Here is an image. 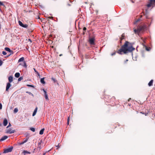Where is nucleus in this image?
<instances>
[{
	"instance_id": "f257e3e1",
	"label": "nucleus",
	"mask_w": 155,
	"mask_h": 155,
	"mask_svg": "<svg viewBox=\"0 0 155 155\" xmlns=\"http://www.w3.org/2000/svg\"><path fill=\"white\" fill-rule=\"evenodd\" d=\"M129 42L126 41L124 45L122 46L121 48L117 51V53L120 54H123L122 52L124 54H126L128 52H132V51L135 49L132 46H128V44Z\"/></svg>"
},
{
	"instance_id": "f03ea898",
	"label": "nucleus",
	"mask_w": 155,
	"mask_h": 155,
	"mask_svg": "<svg viewBox=\"0 0 155 155\" xmlns=\"http://www.w3.org/2000/svg\"><path fill=\"white\" fill-rule=\"evenodd\" d=\"M13 147L11 146L9 148H7L4 150L3 153H6L11 152L13 149Z\"/></svg>"
},
{
	"instance_id": "7ed1b4c3",
	"label": "nucleus",
	"mask_w": 155,
	"mask_h": 155,
	"mask_svg": "<svg viewBox=\"0 0 155 155\" xmlns=\"http://www.w3.org/2000/svg\"><path fill=\"white\" fill-rule=\"evenodd\" d=\"M146 27L145 25L143 26H140L138 27L137 29L138 30V31L139 32L141 31H144V30L146 28Z\"/></svg>"
},
{
	"instance_id": "20e7f679",
	"label": "nucleus",
	"mask_w": 155,
	"mask_h": 155,
	"mask_svg": "<svg viewBox=\"0 0 155 155\" xmlns=\"http://www.w3.org/2000/svg\"><path fill=\"white\" fill-rule=\"evenodd\" d=\"M150 2L147 5V6L148 8H150L152 5L154 4L155 3V0H149Z\"/></svg>"
},
{
	"instance_id": "39448f33",
	"label": "nucleus",
	"mask_w": 155,
	"mask_h": 155,
	"mask_svg": "<svg viewBox=\"0 0 155 155\" xmlns=\"http://www.w3.org/2000/svg\"><path fill=\"white\" fill-rule=\"evenodd\" d=\"M95 39L94 37L92 38H89V42L91 45H94L95 44L94 41Z\"/></svg>"
},
{
	"instance_id": "423d86ee",
	"label": "nucleus",
	"mask_w": 155,
	"mask_h": 155,
	"mask_svg": "<svg viewBox=\"0 0 155 155\" xmlns=\"http://www.w3.org/2000/svg\"><path fill=\"white\" fill-rule=\"evenodd\" d=\"M11 84L10 83H8L7 84L6 91H8L9 88L11 86Z\"/></svg>"
},
{
	"instance_id": "0eeeda50",
	"label": "nucleus",
	"mask_w": 155,
	"mask_h": 155,
	"mask_svg": "<svg viewBox=\"0 0 155 155\" xmlns=\"http://www.w3.org/2000/svg\"><path fill=\"white\" fill-rule=\"evenodd\" d=\"M8 120L6 118L4 119L3 122V124L4 126H6L8 124Z\"/></svg>"
},
{
	"instance_id": "6e6552de",
	"label": "nucleus",
	"mask_w": 155,
	"mask_h": 155,
	"mask_svg": "<svg viewBox=\"0 0 155 155\" xmlns=\"http://www.w3.org/2000/svg\"><path fill=\"white\" fill-rule=\"evenodd\" d=\"M8 138V137L7 136H5L2 137L0 139V141H3L6 140Z\"/></svg>"
},
{
	"instance_id": "1a4fd4ad",
	"label": "nucleus",
	"mask_w": 155,
	"mask_h": 155,
	"mask_svg": "<svg viewBox=\"0 0 155 155\" xmlns=\"http://www.w3.org/2000/svg\"><path fill=\"white\" fill-rule=\"evenodd\" d=\"M9 83H11L13 81V77L12 76H9L8 78Z\"/></svg>"
},
{
	"instance_id": "9d476101",
	"label": "nucleus",
	"mask_w": 155,
	"mask_h": 155,
	"mask_svg": "<svg viewBox=\"0 0 155 155\" xmlns=\"http://www.w3.org/2000/svg\"><path fill=\"white\" fill-rule=\"evenodd\" d=\"M23 64H22L21 63H20L19 64V65H21L23 66L25 68H26L27 67V65L26 64V61H23Z\"/></svg>"
},
{
	"instance_id": "9b49d317",
	"label": "nucleus",
	"mask_w": 155,
	"mask_h": 155,
	"mask_svg": "<svg viewBox=\"0 0 155 155\" xmlns=\"http://www.w3.org/2000/svg\"><path fill=\"white\" fill-rule=\"evenodd\" d=\"M124 37H125V36L124 35V34H123L122 35H121V37H120V43H122L121 41L124 38Z\"/></svg>"
},
{
	"instance_id": "f8f14e48",
	"label": "nucleus",
	"mask_w": 155,
	"mask_h": 155,
	"mask_svg": "<svg viewBox=\"0 0 155 155\" xmlns=\"http://www.w3.org/2000/svg\"><path fill=\"white\" fill-rule=\"evenodd\" d=\"M37 110H38L37 107H36L33 113V114H32L33 116H34L37 113Z\"/></svg>"
},
{
	"instance_id": "ddd939ff",
	"label": "nucleus",
	"mask_w": 155,
	"mask_h": 155,
	"mask_svg": "<svg viewBox=\"0 0 155 155\" xmlns=\"http://www.w3.org/2000/svg\"><path fill=\"white\" fill-rule=\"evenodd\" d=\"M22 153L25 155L27 154H30L31 152L28 151L27 150H24L23 151Z\"/></svg>"
},
{
	"instance_id": "4468645a",
	"label": "nucleus",
	"mask_w": 155,
	"mask_h": 155,
	"mask_svg": "<svg viewBox=\"0 0 155 155\" xmlns=\"http://www.w3.org/2000/svg\"><path fill=\"white\" fill-rule=\"evenodd\" d=\"M45 78H41L40 81L42 84H45V82L44 81Z\"/></svg>"
},
{
	"instance_id": "2eb2a0df",
	"label": "nucleus",
	"mask_w": 155,
	"mask_h": 155,
	"mask_svg": "<svg viewBox=\"0 0 155 155\" xmlns=\"http://www.w3.org/2000/svg\"><path fill=\"white\" fill-rule=\"evenodd\" d=\"M20 75V74L19 72H17L16 73H15V76L17 78H18L19 77Z\"/></svg>"
},
{
	"instance_id": "dca6fc26",
	"label": "nucleus",
	"mask_w": 155,
	"mask_h": 155,
	"mask_svg": "<svg viewBox=\"0 0 155 155\" xmlns=\"http://www.w3.org/2000/svg\"><path fill=\"white\" fill-rule=\"evenodd\" d=\"M153 80H151L148 83V85L149 86H151L153 85Z\"/></svg>"
},
{
	"instance_id": "f3484780",
	"label": "nucleus",
	"mask_w": 155,
	"mask_h": 155,
	"mask_svg": "<svg viewBox=\"0 0 155 155\" xmlns=\"http://www.w3.org/2000/svg\"><path fill=\"white\" fill-rule=\"evenodd\" d=\"M44 96L45 99L47 100H49V98L48 97V94L47 93L46 94H44Z\"/></svg>"
},
{
	"instance_id": "a211bd4d",
	"label": "nucleus",
	"mask_w": 155,
	"mask_h": 155,
	"mask_svg": "<svg viewBox=\"0 0 155 155\" xmlns=\"http://www.w3.org/2000/svg\"><path fill=\"white\" fill-rule=\"evenodd\" d=\"M5 49L7 51H8L9 52H12V50L8 47H5Z\"/></svg>"
},
{
	"instance_id": "6ab92c4d",
	"label": "nucleus",
	"mask_w": 155,
	"mask_h": 155,
	"mask_svg": "<svg viewBox=\"0 0 155 155\" xmlns=\"http://www.w3.org/2000/svg\"><path fill=\"white\" fill-rule=\"evenodd\" d=\"M45 130L44 128H43L41 129L39 132V134L40 135H42L43 134L44 131Z\"/></svg>"
},
{
	"instance_id": "aec40b11",
	"label": "nucleus",
	"mask_w": 155,
	"mask_h": 155,
	"mask_svg": "<svg viewBox=\"0 0 155 155\" xmlns=\"http://www.w3.org/2000/svg\"><path fill=\"white\" fill-rule=\"evenodd\" d=\"M24 58L23 57H22L20 58L18 60V62H21V61L23 62V61H24Z\"/></svg>"
},
{
	"instance_id": "412c9836",
	"label": "nucleus",
	"mask_w": 155,
	"mask_h": 155,
	"mask_svg": "<svg viewBox=\"0 0 155 155\" xmlns=\"http://www.w3.org/2000/svg\"><path fill=\"white\" fill-rule=\"evenodd\" d=\"M143 45L145 46L146 48V49L147 51H149L150 50V48H148L147 46H146L145 45L143 44Z\"/></svg>"
},
{
	"instance_id": "4be33fe9",
	"label": "nucleus",
	"mask_w": 155,
	"mask_h": 155,
	"mask_svg": "<svg viewBox=\"0 0 155 155\" xmlns=\"http://www.w3.org/2000/svg\"><path fill=\"white\" fill-rule=\"evenodd\" d=\"M18 23L19 25L21 27H22L23 25V24L22 23V22L20 21H18Z\"/></svg>"
},
{
	"instance_id": "5701e85b",
	"label": "nucleus",
	"mask_w": 155,
	"mask_h": 155,
	"mask_svg": "<svg viewBox=\"0 0 155 155\" xmlns=\"http://www.w3.org/2000/svg\"><path fill=\"white\" fill-rule=\"evenodd\" d=\"M26 93L28 94L29 95H31L33 97H34L33 94L32 93H31V92H29V91H26Z\"/></svg>"
},
{
	"instance_id": "b1692460",
	"label": "nucleus",
	"mask_w": 155,
	"mask_h": 155,
	"mask_svg": "<svg viewBox=\"0 0 155 155\" xmlns=\"http://www.w3.org/2000/svg\"><path fill=\"white\" fill-rule=\"evenodd\" d=\"M30 130L33 132H34L35 131V129L34 127H31L30 128Z\"/></svg>"
},
{
	"instance_id": "393cba45",
	"label": "nucleus",
	"mask_w": 155,
	"mask_h": 155,
	"mask_svg": "<svg viewBox=\"0 0 155 155\" xmlns=\"http://www.w3.org/2000/svg\"><path fill=\"white\" fill-rule=\"evenodd\" d=\"M15 132V130H13L11 131V132H9V131H8L7 132V133H8V134H12L14 133Z\"/></svg>"
},
{
	"instance_id": "a878e982",
	"label": "nucleus",
	"mask_w": 155,
	"mask_h": 155,
	"mask_svg": "<svg viewBox=\"0 0 155 155\" xmlns=\"http://www.w3.org/2000/svg\"><path fill=\"white\" fill-rule=\"evenodd\" d=\"M18 111V109L17 108H15L14 110V113H16Z\"/></svg>"
},
{
	"instance_id": "bb28decb",
	"label": "nucleus",
	"mask_w": 155,
	"mask_h": 155,
	"mask_svg": "<svg viewBox=\"0 0 155 155\" xmlns=\"http://www.w3.org/2000/svg\"><path fill=\"white\" fill-rule=\"evenodd\" d=\"M28 27V25L27 24H24L22 27L24 28H27Z\"/></svg>"
},
{
	"instance_id": "cd10ccee",
	"label": "nucleus",
	"mask_w": 155,
	"mask_h": 155,
	"mask_svg": "<svg viewBox=\"0 0 155 155\" xmlns=\"http://www.w3.org/2000/svg\"><path fill=\"white\" fill-rule=\"evenodd\" d=\"M28 137H27L25 140H24L23 141V142L24 143H26L28 140Z\"/></svg>"
},
{
	"instance_id": "c85d7f7f",
	"label": "nucleus",
	"mask_w": 155,
	"mask_h": 155,
	"mask_svg": "<svg viewBox=\"0 0 155 155\" xmlns=\"http://www.w3.org/2000/svg\"><path fill=\"white\" fill-rule=\"evenodd\" d=\"M23 79V77H21L18 78V81H20Z\"/></svg>"
},
{
	"instance_id": "c756f323",
	"label": "nucleus",
	"mask_w": 155,
	"mask_h": 155,
	"mask_svg": "<svg viewBox=\"0 0 155 155\" xmlns=\"http://www.w3.org/2000/svg\"><path fill=\"white\" fill-rule=\"evenodd\" d=\"M134 32L135 33H138L139 32V31H138V29L137 28V29H135L134 30Z\"/></svg>"
},
{
	"instance_id": "7c9ffc66",
	"label": "nucleus",
	"mask_w": 155,
	"mask_h": 155,
	"mask_svg": "<svg viewBox=\"0 0 155 155\" xmlns=\"http://www.w3.org/2000/svg\"><path fill=\"white\" fill-rule=\"evenodd\" d=\"M27 86H28V87H34V85H31L27 84Z\"/></svg>"
},
{
	"instance_id": "2f4dec72",
	"label": "nucleus",
	"mask_w": 155,
	"mask_h": 155,
	"mask_svg": "<svg viewBox=\"0 0 155 155\" xmlns=\"http://www.w3.org/2000/svg\"><path fill=\"white\" fill-rule=\"evenodd\" d=\"M140 19H137L136 21L134 23V24H135L136 23H137V22H138V21H140Z\"/></svg>"
},
{
	"instance_id": "473e14b6",
	"label": "nucleus",
	"mask_w": 155,
	"mask_h": 155,
	"mask_svg": "<svg viewBox=\"0 0 155 155\" xmlns=\"http://www.w3.org/2000/svg\"><path fill=\"white\" fill-rule=\"evenodd\" d=\"M2 54L4 55H6L7 53L5 51H3L2 52Z\"/></svg>"
},
{
	"instance_id": "72a5a7b5",
	"label": "nucleus",
	"mask_w": 155,
	"mask_h": 155,
	"mask_svg": "<svg viewBox=\"0 0 155 155\" xmlns=\"http://www.w3.org/2000/svg\"><path fill=\"white\" fill-rule=\"evenodd\" d=\"M3 63V62L0 59V66H1Z\"/></svg>"
},
{
	"instance_id": "f704fd0d",
	"label": "nucleus",
	"mask_w": 155,
	"mask_h": 155,
	"mask_svg": "<svg viewBox=\"0 0 155 155\" xmlns=\"http://www.w3.org/2000/svg\"><path fill=\"white\" fill-rule=\"evenodd\" d=\"M51 79L54 82L57 81L54 78H52Z\"/></svg>"
},
{
	"instance_id": "c9c22d12",
	"label": "nucleus",
	"mask_w": 155,
	"mask_h": 155,
	"mask_svg": "<svg viewBox=\"0 0 155 155\" xmlns=\"http://www.w3.org/2000/svg\"><path fill=\"white\" fill-rule=\"evenodd\" d=\"M8 131H9V132H11V130L10 129H8V130H6V133H8L7 132H8Z\"/></svg>"
},
{
	"instance_id": "e433bc0d",
	"label": "nucleus",
	"mask_w": 155,
	"mask_h": 155,
	"mask_svg": "<svg viewBox=\"0 0 155 155\" xmlns=\"http://www.w3.org/2000/svg\"><path fill=\"white\" fill-rule=\"evenodd\" d=\"M0 5L2 6H5L4 4L0 1Z\"/></svg>"
},
{
	"instance_id": "4c0bfd02",
	"label": "nucleus",
	"mask_w": 155,
	"mask_h": 155,
	"mask_svg": "<svg viewBox=\"0 0 155 155\" xmlns=\"http://www.w3.org/2000/svg\"><path fill=\"white\" fill-rule=\"evenodd\" d=\"M24 144L23 142L22 141L21 142L19 143L18 144L19 145H21Z\"/></svg>"
},
{
	"instance_id": "58836bf2",
	"label": "nucleus",
	"mask_w": 155,
	"mask_h": 155,
	"mask_svg": "<svg viewBox=\"0 0 155 155\" xmlns=\"http://www.w3.org/2000/svg\"><path fill=\"white\" fill-rule=\"evenodd\" d=\"M11 124L10 123H9L8 125L7 126V128H8L9 127L11 126Z\"/></svg>"
},
{
	"instance_id": "ea45409f",
	"label": "nucleus",
	"mask_w": 155,
	"mask_h": 155,
	"mask_svg": "<svg viewBox=\"0 0 155 155\" xmlns=\"http://www.w3.org/2000/svg\"><path fill=\"white\" fill-rule=\"evenodd\" d=\"M2 105L1 103H0V110L2 109Z\"/></svg>"
},
{
	"instance_id": "a19ab883",
	"label": "nucleus",
	"mask_w": 155,
	"mask_h": 155,
	"mask_svg": "<svg viewBox=\"0 0 155 155\" xmlns=\"http://www.w3.org/2000/svg\"><path fill=\"white\" fill-rule=\"evenodd\" d=\"M43 90L44 93V94H46L47 93V92H46V91L45 90V89H43Z\"/></svg>"
},
{
	"instance_id": "79ce46f5",
	"label": "nucleus",
	"mask_w": 155,
	"mask_h": 155,
	"mask_svg": "<svg viewBox=\"0 0 155 155\" xmlns=\"http://www.w3.org/2000/svg\"><path fill=\"white\" fill-rule=\"evenodd\" d=\"M115 54H116V52H114V53H112V54H111V55L112 56H113V55H115Z\"/></svg>"
},
{
	"instance_id": "37998d69",
	"label": "nucleus",
	"mask_w": 155,
	"mask_h": 155,
	"mask_svg": "<svg viewBox=\"0 0 155 155\" xmlns=\"http://www.w3.org/2000/svg\"><path fill=\"white\" fill-rule=\"evenodd\" d=\"M12 52H9L10 53V55H11V54H13V52L12 51Z\"/></svg>"
},
{
	"instance_id": "c03bdc74",
	"label": "nucleus",
	"mask_w": 155,
	"mask_h": 155,
	"mask_svg": "<svg viewBox=\"0 0 155 155\" xmlns=\"http://www.w3.org/2000/svg\"><path fill=\"white\" fill-rule=\"evenodd\" d=\"M33 69L34 70V71L36 72V73H37V72H38L37 71H36V69H35V68H33Z\"/></svg>"
},
{
	"instance_id": "a18cd8bd",
	"label": "nucleus",
	"mask_w": 155,
	"mask_h": 155,
	"mask_svg": "<svg viewBox=\"0 0 155 155\" xmlns=\"http://www.w3.org/2000/svg\"><path fill=\"white\" fill-rule=\"evenodd\" d=\"M48 18L49 19H53V17H48Z\"/></svg>"
},
{
	"instance_id": "49530a36",
	"label": "nucleus",
	"mask_w": 155,
	"mask_h": 155,
	"mask_svg": "<svg viewBox=\"0 0 155 155\" xmlns=\"http://www.w3.org/2000/svg\"><path fill=\"white\" fill-rule=\"evenodd\" d=\"M83 29L84 31H85L86 30V28L85 27H84Z\"/></svg>"
},
{
	"instance_id": "de8ad7c7",
	"label": "nucleus",
	"mask_w": 155,
	"mask_h": 155,
	"mask_svg": "<svg viewBox=\"0 0 155 155\" xmlns=\"http://www.w3.org/2000/svg\"><path fill=\"white\" fill-rule=\"evenodd\" d=\"M41 142H42V141L41 140L40 142L38 143V144L40 145L41 144Z\"/></svg>"
},
{
	"instance_id": "09e8293b",
	"label": "nucleus",
	"mask_w": 155,
	"mask_h": 155,
	"mask_svg": "<svg viewBox=\"0 0 155 155\" xmlns=\"http://www.w3.org/2000/svg\"><path fill=\"white\" fill-rule=\"evenodd\" d=\"M37 74L38 76H40V75L38 72H37Z\"/></svg>"
},
{
	"instance_id": "8fccbe9b",
	"label": "nucleus",
	"mask_w": 155,
	"mask_h": 155,
	"mask_svg": "<svg viewBox=\"0 0 155 155\" xmlns=\"http://www.w3.org/2000/svg\"><path fill=\"white\" fill-rule=\"evenodd\" d=\"M128 61V59H127L125 61V63H126Z\"/></svg>"
},
{
	"instance_id": "3c124183",
	"label": "nucleus",
	"mask_w": 155,
	"mask_h": 155,
	"mask_svg": "<svg viewBox=\"0 0 155 155\" xmlns=\"http://www.w3.org/2000/svg\"><path fill=\"white\" fill-rule=\"evenodd\" d=\"M28 41H30V42H31V39H28Z\"/></svg>"
},
{
	"instance_id": "603ef678",
	"label": "nucleus",
	"mask_w": 155,
	"mask_h": 155,
	"mask_svg": "<svg viewBox=\"0 0 155 155\" xmlns=\"http://www.w3.org/2000/svg\"><path fill=\"white\" fill-rule=\"evenodd\" d=\"M62 55V54H60L59 56H61Z\"/></svg>"
},
{
	"instance_id": "864d4df0",
	"label": "nucleus",
	"mask_w": 155,
	"mask_h": 155,
	"mask_svg": "<svg viewBox=\"0 0 155 155\" xmlns=\"http://www.w3.org/2000/svg\"><path fill=\"white\" fill-rule=\"evenodd\" d=\"M68 5L69 6H71V4H68Z\"/></svg>"
},
{
	"instance_id": "5fc2aeb1",
	"label": "nucleus",
	"mask_w": 155,
	"mask_h": 155,
	"mask_svg": "<svg viewBox=\"0 0 155 155\" xmlns=\"http://www.w3.org/2000/svg\"><path fill=\"white\" fill-rule=\"evenodd\" d=\"M67 124H69V121H67Z\"/></svg>"
},
{
	"instance_id": "6e6d98bb",
	"label": "nucleus",
	"mask_w": 155,
	"mask_h": 155,
	"mask_svg": "<svg viewBox=\"0 0 155 155\" xmlns=\"http://www.w3.org/2000/svg\"><path fill=\"white\" fill-rule=\"evenodd\" d=\"M68 121H69V117H68Z\"/></svg>"
},
{
	"instance_id": "4d7b16f0",
	"label": "nucleus",
	"mask_w": 155,
	"mask_h": 155,
	"mask_svg": "<svg viewBox=\"0 0 155 155\" xmlns=\"http://www.w3.org/2000/svg\"><path fill=\"white\" fill-rule=\"evenodd\" d=\"M10 55H10V54H9V55H8V56H7V57H9V56H10Z\"/></svg>"
},
{
	"instance_id": "13d9d810",
	"label": "nucleus",
	"mask_w": 155,
	"mask_h": 155,
	"mask_svg": "<svg viewBox=\"0 0 155 155\" xmlns=\"http://www.w3.org/2000/svg\"><path fill=\"white\" fill-rule=\"evenodd\" d=\"M46 154V153H44L43 154V155H45Z\"/></svg>"
},
{
	"instance_id": "bf43d9fd",
	"label": "nucleus",
	"mask_w": 155,
	"mask_h": 155,
	"mask_svg": "<svg viewBox=\"0 0 155 155\" xmlns=\"http://www.w3.org/2000/svg\"><path fill=\"white\" fill-rule=\"evenodd\" d=\"M140 113H142V114H144V113H142V112H141Z\"/></svg>"
},
{
	"instance_id": "052dcab7",
	"label": "nucleus",
	"mask_w": 155,
	"mask_h": 155,
	"mask_svg": "<svg viewBox=\"0 0 155 155\" xmlns=\"http://www.w3.org/2000/svg\"><path fill=\"white\" fill-rule=\"evenodd\" d=\"M130 99H131V98H130V99H129V101H129L130 100Z\"/></svg>"
},
{
	"instance_id": "680f3d73",
	"label": "nucleus",
	"mask_w": 155,
	"mask_h": 155,
	"mask_svg": "<svg viewBox=\"0 0 155 155\" xmlns=\"http://www.w3.org/2000/svg\"><path fill=\"white\" fill-rule=\"evenodd\" d=\"M40 6H41V7H42V6L41 5H40Z\"/></svg>"
},
{
	"instance_id": "e2e57ef3",
	"label": "nucleus",
	"mask_w": 155,
	"mask_h": 155,
	"mask_svg": "<svg viewBox=\"0 0 155 155\" xmlns=\"http://www.w3.org/2000/svg\"><path fill=\"white\" fill-rule=\"evenodd\" d=\"M85 3H87V2H85Z\"/></svg>"
},
{
	"instance_id": "0e129e2a",
	"label": "nucleus",
	"mask_w": 155,
	"mask_h": 155,
	"mask_svg": "<svg viewBox=\"0 0 155 155\" xmlns=\"http://www.w3.org/2000/svg\"><path fill=\"white\" fill-rule=\"evenodd\" d=\"M154 116H155V114L154 115Z\"/></svg>"
},
{
	"instance_id": "69168bd1",
	"label": "nucleus",
	"mask_w": 155,
	"mask_h": 155,
	"mask_svg": "<svg viewBox=\"0 0 155 155\" xmlns=\"http://www.w3.org/2000/svg\"><path fill=\"white\" fill-rule=\"evenodd\" d=\"M0 155H1L0 153Z\"/></svg>"
}]
</instances>
